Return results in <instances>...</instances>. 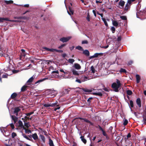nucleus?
<instances>
[{
  "mask_svg": "<svg viewBox=\"0 0 146 146\" xmlns=\"http://www.w3.org/2000/svg\"><path fill=\"white\" fill-rule=\"evenodd\" d=\"M21 110L20 109L19 107H16L14 109V111L13 112L14 114L15 115L17 116H18V113Z\"/></svg>",
  "mask_w": 146,
  "mask_h": 146,
  "instance_id": "20e7f679",
  "label": "nucleus"
},
{
  "mask_svg": "<svg viewBox=\"0 0 146 146\" xmlns=\"http://www.w3.org/2000/svg\"><path fill=\"white\" fill-rule=\"evenodd\" d=\"M102 134L106 136H107V134L106 132L104 130L103 131H102Z\"/></svg>",
  "mask_w": 146,
  "mask_h": 146,
  "instance_id": "69168bd1",
  "label": "nucleus"
},
{
  "mask_svg": "<svg viewBox=\"0 0 146 146\" xmlns=\"http://www.w3.org/2000/svg\"><path fill=\"white\" fill-rule=\"evenodd\" d=\"M80 138L81 139V140L85 144L86 142V139H85L84 137L82 136H81L80 137Z\"/></svg>",
  "mask_w": 146,
  "mask_h": 146,
  "instance_id": "f704fd0d",
  "label": "nucleus"
},
{
  "mask_svg": "<svg viewBox=\"0 0 146 146\" xmlns=\"http://www.w3.org/2000/svg\"><path fill=\"white\" fill-rule=\"evenodd\" d=\"M4 21H6L11 22V20L8 19L7 18H1L0 17V23Z\"/></svg>",
  "mask_w": 146,
  "mask_h": 146,
  "instance_id": "423d86ee",
  "label": "nucleus"
},
{
  "mask_svg": "<svg viewBox=\"0 0 146 146\" xmlns=\"http://www.w3.org/2000/svg\"><path fill=\"white\" fill-rule=\"evenodd\" d=\"M18 126L21 127L23 128V127H24L23 125L22 121L21 120H19L18 122Z\"/></svg>",
  "mask_w": 146,
  "mask_h": 146,
  "instance_id": "2eb2a0df",
  "label": "nucleus"
},
{
  "mask_svg": "<svg viewBox=\"0 0 146 146\" xmlns=\"http://www.w3.org/2000/svg\"><path fill=\"white\" fill-rule=\"evenodd\" d=\"M43 106L46 108H48L50 107V104L49 103L44 104H43Z\"/></svg>",
  "mask_w": 146,
  "mask_h": 146,
  "instance_id": "bb28decb",
  "label": "nucleus"
},
{
  "mask_svg": "<svg viewBox=\"0 0 146 146\" xmlns=\"http://www.w3.org/2000/svg\"><path fill=\"white\" fill-rule=\"evenodd\" d=\"M48 79V78H44V79H42L39 80H38L37 82H36L35 83V84H36L37 83H39L40 82H42V81H43L46 80H47Z\"/></svg>",
  "mask_w": 146,
  "mask_h": 146,
  "instance_id": "6ab92c4d",
  "label": "nucleus"
},
{
  "mask_svg": "<svg viewBox=\"0 0 146 146\" xmlns=\"http://www.w3.org/2000/svg\"><path fill=\"white\" fill-rule=\"evenodd\" d=\"M102 20L103 21H104V24L106 26L108 27V25L107 21H106V20L105 18H102Z\"/></svg>",
  "mask_w": 146,
  "mask_h": 146,
  "instance_id": "e433bc0d",
  "label": "nucleus"
},
{
  "mask_svg": "<svg viewBox=\"0 0 146 146\" xmlns=\"http://www.w3.org/2000/svg\"><path fill=\"white\" fill-rule=\"evenodd\" d=\"M33 113H34V112H29V113H26V115L27 116H30V115L32 114Z\"/></svg>",
  "mask_w": 146,
  "mask_h": 146,
  "instance_id": "603ef678",
  "label": "nucleus"
},
{
  "mask_svg": "<svg viewBox=\"0 0 146 146\" xmlns=\"http://www.w3.org/2000/svg\"><path fill=\"white\" fill-rule=\"evenodd\" d=\"M52 93H54V94H52L51 96L53 97H54L55 96H56L57 94L56 92L54 90H52Z\"/></svg>",
  "mask_w": 146,
  "mask_h": 146,
  "instance_id": "37998d69",
  "label": "nucleus"
},
{
  "mask_svg": "<svg viewBox=\"0 0 146 146\" xmlns=\"http://www.w3.org/2000/svg\"><path fill=\"white\" fill-rule=\"evenodd\" d=\"M8 75L7 74H3L2 76V77L3 78H7Z\"/></svg>",
  "mask_w": 146,
  "mask_h": 146,
  "instance_id": "680f3d73",
  "label": "nucleus"
},
{
  "mask_svg": "<svg viewBox=\"0 0 146 146\" xmlns=\"http://www.w3.org/2000/svg\"><path fill=\"white\" fill-rule=\"evenodd\" d=\"M71 71L72 72V74L74 76H79L80 74L79 72L76 71V69L74 68H71Z\"/></svg>",
  "mask_w": 146,
  "mask_h": 146,
  "instance_id": "f03ea898",
  "label": "nucleus"
},
{
  "mask_svg": "<svg viewBox=\"0 0 146 146\" xmlns=\"http://www.w3.org/2000/svg\"><path fill=\"white\" fill-rule=\"evenodd\" d=\"M125 3V2L124 1L121 0L119 2V5L123 7L124 6Z\"/></svg>",
  "mask_w": 146,
  "mask_h": 146,
  "instance_id": "5701e85b",
  "label": "nucleus"
},
{
  "mask_svg": "<svg viewBox=\"0 0 146 146\" xmlns=\"http://www.w3.org/2000/svg\"><path fill=\"white\" fill-rule=\"evenodd\" d=\"M43 48L46 50L48 51H50L51 52H54L55 51L56 49L53 48H49L46 47H44Z\"/></svg>",
  "mask_w": 146,
  "mask_h": 146,
  "instance_id": "0eeeda50",
  "label": "nucleus"
},
{
  "mask_svg": "<svg viewBox=\"0 0 146 146\" xmlns=\"http://www.w3.org/2000/svg\"><path fill=\"white\" fill-rule=\"evenodd\" d=\"M117 83L114 82L111 85L112 87L114 89L115 92L119 91L118 89L120 86L121 84L120 82L118 80H117Z\"/></svg>",
  "mask_w": 146,
  "mask_h": 146,
  "instance_id": "f257e3e1",
  "label": "nucleus"
},
{
  "mask_svg": "<svg viewBox=\"0 0 146 146\" xmlns=\"http://www.w3.org/2000/svg\"><path fill=\"white\" fill-rule=\"evenodd\" d=\"M136 82L137 83H138L139 82L140 78L139 75L137 74L136 75Z\"/></svg>",
  "mask_w": 146,
  "mask_h": 146,
  "instance_id": "4468645a",
  "label": "nucleus"
},
{
  "mask_svg": "<svg viewBox=\"0 0 146 146\" xmlns=\"http://www.w3.org/2000/svg\"><path fill=\"white\" fill-rule=\"evenodd\" d=\"M10 126L12 128V129H14V126L13 123H11L10 124Z\"/></svg>",
  "mask_w": 146,
  "mask_h": 146,
  "instance_id": "338daca9",
  "label": "nucleus"
},
{
  "mask_svg": "<svg viewBox=\"0 0 146 146\" xmlns=\"http://www.w3.org/2000/svg\"><path fill=\"white\" fill-rule=\"evenodd\" d=\"M23 129L25 130V132L26 133L29 134V133H31V132L30 130L26 129L25 127H23Z\"/></svg>",
  "mask_w": 146,
  "mask_h": 146,
  "instance_id": "412c9836",
  "label": "nucleus"
},
{
  "mask_svg": "<svg viewBox=\"0 0 146 146\" xmlns=\"http://www.w3.org/2000/svg\"><path fill=\"white\" fill-rule=\"evenodd\" d=\"M21 56H22L25 57L26 56L25 52H21Z\"/></svg>",
  "mask_w": 146,
  "mask_h": 146,
  "instance_id": "052dcab7",
  "label": "nucleus"
},
{
  "mask_svg": "<svg viewBox=\"0 0 146 146\" xmlns=\"http://www.w3.org/2000/svg\"><path fill=\"white\" fill-rule=\"evenodd\" d=\"M17 96V93H14L11 96V98L13 99L15 98Z\"/></svg>",
  "mask_w": 146,
  "mask_h": 146,
  "instance_id": "c756f323",
  "label": "nucleus"
},
{
  "mask_svg": "<svg viewBox=\"0 0 146 146\" xmlns=\"http://www.w3.org/2000/svg\"><path fill=\"white\" fill-rule=\"evenodd\" d=\"M35 78V76H32L31 78H30L27 81V83H31V82L34 78Z\"/></svg>",
  "mask_w": 146,
  "mask_h": 146,
  "instance_id": "f3484780",
  "label": "nucleus"
},
{
  "mask_svg": "<svg viewBox=\"0 0 146 146\" xmlns=\"http://www.w3.org/2000/svg\"><path fill=\"white\" fill-rule=\"evenodd\" d=\"M76 82L79 83H81L82 82V80H80L78 79H76Z\"/></svg>",
  "mask_w": 146,
  "mask_h": 146,
  "instance_id": "6e6d98bb",
  "label": "nucleus"
},
{
  "mask_svg": "<svg viewBox=\"0 0 146 146\" xmlns=\"http://www.w3.org/2000/svg\"><path fill=\"white\" fill-rule=\"evenodd\" d=\"M92 12L93 13L95 17H96V11L95 10H93Z\"/></svg>",
  "mask_w": 146,
  "mask_h": 146,
  "instance_id": "0e129e2a",
  "label": "nucleus"
},
{
  "mask_svg": "<svg viewBox=\"0 0 146 146\" xmlns=\"http://www.w3.org/2000/svg\"><path fill=\"white\" fill-rule=\"evenodd\" d=\"M120 18L123 20H127V18L125 16H122L120 17Z\"/></svg>",
  "mask_w": 146,
  "mask_h": 146,
  "instance_id": "ea45409f",
  "label": "nucleus"
},
{
  "mask_svg": "<svg viewBox=\"0 0 146 146\" xmlns=\"http://www.w3.org/2000/svg\"><path fill=\"white\" fill-rule=\"evenodd\" d=\"M40 137L41 139L44 142H45V137L44 136L42 135H40Z\"/></svg>",
  "mask_w": 146,
  "mask_h": 146,
  "instance_id": "58836bf2",
  "label": "nucleus"
},
{
  "mask_svg": "<svg viewBox=\"0 0 146 146\" xmlns=\"http://www.w3.org/2000/svg\"><path fill=\"white\" fill-rule=\"evenodd\" d=\"M75 61L74 59L72 58L69 59L68 60V62L70 64H72Z\"/></svg>",
  "mask_w": 146,
  "mask_h": 146,
  "instance_id": "7c9ffc66",
  "label": "nucleus"
},
{
  "mask_svg": "<svg viewBox=\"0 0 146 146\" xmlns=\"http://www.w3.org/2000/svg\"><path fill=\"white\" fill-rule=\"evenodd\" d=\"M57 107V108H55L54 109V111H56L57 110H58L60 109V107L59 106V105L58 104V106H56Z\"/></svg>",
  "mask_w": 146,
  "mask_h": 146,
  "instance_id": "4d7b16f0",
  "label": "nucleus"
},
{
  "mask_svg": "<svg viewBox=\"0 0 146 146\" xmlns=\"http://www.w3.org/2000/svg\"><path fill=\"white\" fill-rule=\"evenodd\" d=\"M22 135L23 136V137L26 139H27L28 140H31L30 139L29 137L28 136L26 135L25 134L22 133Z\"/></svg>",
  "mask_w": 146,
  "mask_h": 146,
  "instance_id": "cd10ccee",
  "label": "nucleus"
},
{
  "mask_svg": "<svg viewBox=\"0 0 146 146\" xmlns=\"http://www.w3.org/2000/svg\"><path fill=\"white\" fill-rule=\"evenodd\" d=\"M55 51L56 52H60V53L62 52H63V50H57V49H56Z\"/></svg>",
  "mask_w": 146,
  "mask_h": 146,
  "instance_id": "13d9d810",
  "label": "nucleus"
},
{
  "mask_svg": "<svg viewBox=\"0 0 146 146\" xmlns=\"http://www.w3.org/2000/svg\"><path fill=\"white\" fill-rule=\"evenodd\" d=\"M32 136L34 140H36L38 139V136L36 133L33 134Z\"/></svg>",
  "mask_w": 146,
  "mask_h": 146,
  "instance_id": "a211bd4d",
  "label": "nucleus"
},
{
  "mask_svg": "<svg viewBox=\"0 0 146 146\" xmlns=\"http://www.w3.org/2000/svg\"><path fill=\"white\" fill-rule=\"evenodd\" d=\"M83 78L82 79V82H84L88 80H89L90 78H89V77L86 76H84Z\"/></svg>",
  "mask_w": 146,
  "mask_h": 146,
  "instance_id": "b1692460",
  "label": "nucleus"
},
{
  "mask_svg": "<svg viewBox=\"0 0 146 146\" xmlns=\"http://www.w3.org/2000/svg\"><path fill=\"white\" fill-rule=\"evenodd\" d=\"M79 119L81 120H83V121L84 122H85L86 123H89L91 125L92 124V123L90 121H89V120H88V119H87L83 118H81V117L79 118Z\"/></svg>",
  "mask_w": 146,
  "mask_h": 146,
  "instance_id": "f8f14e48",
  "label": "nucleus"
},
{
  "mask_svg": "<svg viewBox=\"0 0 146 146\" xmlns=\"http://www.w3.org/2000/svg\"><path fill=\"white\" fill-rule=\"evenodd\" d=\"M83 53L87 56H88L90 55L89 51L87 50L83 51Z\"/></svg>",
  "mask_w": 146,
  "mask_h": 146,
  "instance_id": "ddd939ff",
  "label": "nucleus"
},
{
  "mask_svg": "<svg viewBox=\"0 0 146 146\" xmlns=\"http://www.w3.org/2000/svg\"><path fill=\"white\" fill-rule=\"evenodd\" d=\"M25 126L27 128H28L30 126V125L29 123H25Z\"/></svg>",
  "mask_w": 146,
  "mask_h": 146,
  "instance_id": "79ce46f5",
  "label": "nucleus"
},
{
  "mask_svg": "<svg viewBox=\"0 0 146 146\" xmlns=\"http://www.w3.org/2000/svg\"><path fill=\"white\" fill-rule=\"evenodd\" d=\"M0 54L1 56L5 57L6 59H9L10 58L9 56V55L7 54H5V53H3V54H1H1Z\"/></svg>",
  "mask_w": 146,
  "mask_h": 146,
  "instance_id": "9b49d317",
  "label": "nucleus"
},
{
  "mask_svg": "<svg viewBox=\"0 0 146 146\" xmlns=\"http://www.w3.org/2000/svg\"><path fill=\"white\" fill-rule=\"evenodd\" d=\"M137 104L138 105L139 107L141 106V100L139 98H138L136 101Z\"/></svg>",
  "mask_w": 146,
  "mask_h": 146,
  "instance_id": "1a4fd4ad",
  "label": "nucleus"
},
{
  "mask_svg": "<svg viewBox=\"0 0 146 146\" xmlns=\"http://www.w3.org/2000/svg\"><path fill=\"white\" fill-rule=\"evenodd\" d=\"M17 135L14 132H13L12 133V138H14Z\"/></svg>",
  "mask_w": 146,
  "mask_h": 146,
  "instance_id": "5fc2aeb1",
  "label": "nucleus"
},
{
  "mask_svg": "<svg viewBox=\"0 0 146 146\" xmlns=\"http://www.w3.org/2000/svg\"><path fill=\"white\" fill-rule=\"evenodd\" d=\"M131 3V2L130 0H128L127 3L126 4H127L128 5L130 6Z\"/></svg>",
  "mask_w": 146,
  "mask_h": 146,
  "instance_id": "bf43d9fd",
  "label": "nucleus"
},
{
  "mask_svg": "<svg viewBox=\"0 0 146 146\" xmlns=\"http://www.w3.org/2000/svg\"><path fill=\"white\" fill-rule=\"evenodd\" d=\"M128 123V120L127 119H125L124 121V122H123V124L124 125H127V124Z\"/></svg>",
  "mask_w": 146,
  "mask_h": 146,
  "instance_id": "a18cd8bd",
  "label": "nucleus"
},
{
  "mask_svg": "<svg viewBox=\"0 0 146 146\" xmlns=\"http://www.w3.org/2000/svg\"><path fill=\"white\" fill-rule=\"evenodd\" d=\"M5 2L7 4H12L13 3V1L12 0H10L9 1H5Z\"/></svg>",
  "mask_w": 146,
  "mask_h": 146,
  "instance_id": "2f4dec72",
  "label": "nucleus"
},
{
  "mask_svg": "<svg viewBox=\"0 0 146 146\" xmlns=\"http://www.w3.org/2000/svg\"><path fill=\"white\" fill-rule=\"evenodd\" d=\"M65 44H62L60 46H59L58 47V48L59 49H61L64 46H65Z\"/></svg>",
  "mask_w": 146,
  "mask_h": 146,
  "instance_id": "864d4df0",
  "label": "nucleus"
},
{
  "mask_svg": "<svg viewBox=\"0 0 146 146\" xmlns=\"http://www.w3.org/2000/svg\"><path fill=\"white\" fill-rule=\"evenodd\" d=\"M143 121L144 123H146V117L143 118Z\"/></svg>",
  "mask_w": 146,
  "mask_h": 146,
  "instance_id": "774afa93",
  "label": "nucleus"
},
{
  "mask_svg": "<svg viewBox=\"0 0 146 146\" xmlns=\"http://www.w3.org/2000/svg\"><path fill=\"white\" fill-rule=\"evenodd\" d=\"M120 72H124L125 73L126 72V70L125 69L123 68H121L120 70Z\"/></svg>",
  "mask_w": 146,
  "mask_h": 146,
  "instance_id": "49530a36",
  "label": "nucleus"
},
{
  "mask_svg": "<svg viewBox=\"0 0 146 146\" xmlns=\"http://www.w3.org/2000/svg\"><path fill=\"white\" fill-rule=\"evenodd\" d=\"M90 16L89 15V13H88L87 16L86 18V19L87 20V21L88 22L90 21Z\"/></svg>",
  "mask_w": 146,
  "mask_h": 146,
  "instance_id": "a19ab883",
  "label": "nucleus"
},
{
  "mask_svg": "<svg viewBox=\"0 0 146 146\" xmlns=\"http://www.w3.org/2000/svg\"><path fill=\"white\" fill-rule=\"evenodd\" d=\"M12 119L13 120L14 123H15L18 120V117L15 115H12L11 116Z\"/></svg>",
  "mask_w": 146,
  "mask_h": 146,
  "instance_id": "6e6552de",
  "label": "nucleus"
},
{
  "mask_svg": "<svg viewBox=\"0 0 146 146\" xmlns=\"http://www.w3.org/2000/svg\"><path fill=\"white\" fill-rule=\"evenodd\" d=\"M130 5H128L127 4H126L125 8V11H127L130 8Z\"/></svg>",
  "mask_w": 146,
  "mask_h": 146,
  "instance_id": "393cba45",
  "label": "nucleus"
},
{
  "mask_svg": "<svg viewBox=\"0 0 146 146\" xmlns=\"http://www.w3.org/2000/svg\"><path fill=\"white\" fill-rule=\"evenodd\" d=\"M69 12L68 11V14L70 15H73L74 13V11L73 10H72L70 8H69Z\"/></svg>",
  "mask_w": 146,
  "mask_h": 146,
  "instance_id": "a878e982",
  "label": "nucleus"
},
{
  "mask_svg": "<svg viewBox=\"0 0 146 146\" xmlns=\"http://www.w3.org/2000/svg\"><path fill=\"white\" fill-rule=\"evenodd\" d=\"M111 29L113 33H115V29L114 27H111Z\"/></svg>",
  "mask_w": 146,
  "mask_h": 146,
  "instance_id": "de8ad7c7",
  "label": "nucleus"
},
{
  "mask_svg": "<svg viewBox=\"0 0 146 146\" xmlns=\"http://www.w3.org/2000/svg\"><path fill=\"white\" fill-rule=\"evenodd\" d=\"M0 130H1V132L3 134L4 133V132H5V130L3 128V127H1L0 128Z\"/></svg>",
  "mask_w": 146,
  "mask_h": 146,
  "instance_id": "8fccbe9b",
  "label": "nucleus"
},
{
  "mask_svg": "<svg viewBox=\"0 0 146 146\" xmlns=\"http://www.w3.org/2000/svg\"><path fill=\"white\" fill-rule=\"evenodd\" d=\"M50 104V107H55L56 106H58V102H56L55 103Z\"/></svg>",
  "mask_w": 146,
  "mask_h": 146,
  "instance_id": "dca6fc26",
  "label": "nucleus"
},
{
  "mask_svg": "<svg viewBox=\"0 0 146 146\" xmlns=\"http://www.w3.org/2000/svg\"><path fill=\"white\" fill-rule=\"evenodd\" d=\"M130 107H131L132 108L133 107V102L132 101L130 100Z\"/></svg>",
  "mask_w": 146,
  "mask_h": 146,
  "instance_id": "09e8293b",
  "label": "nucleus"
},
{
  "mask_svg": "<svg viewBox=\"0 0 146 146\" xmlns=\"http://www.w3.org/2000/svg\"><path fill=\"white\" fill-rule=\"evenodd\" d=\"M49 145L50 146H54L53 142L50 139H49Z\"/></svg>",
  "mask_w": 146,
  "mask_h": 146,
  "instance_id": "72a5a7b5",
  "label": "nucleus"
},
{
  "mask_svg": "<svg viewBox=\"0 0 146 146\" xmlns=\"http://www.w3.org/2000/svg\"><path fill=\"white\" fill-rule=\"evenodd\" d=\"M76 48L80 50L83 51V49L82 47L80 46H78L76 47Z\"/></svg>",
  "mask_w": 146,
  "mask_h": 146,
  "instance_id": "c9c22d12",
  "label": "nucleus"
},
{
  "mask_svg": "<svg viewBox=\"0 0 146 146\" xmlns=\"http://www.w3.org/2000/svg\"><path fill=\"white\" fill-rule=\"evenodd\" d=\"M82 43L83 44H87L88 43V42L87 40H83L82 42Z\"/></svg>",
  "mask_w": 146,
  "mask_h": 146,
  "instance_id": "3c124183",
  "label": "nucleus"
},
{
  "mask_svg": "<svg viewBox=\"0 0 146 146\" xmlns=\"http://www.w3.org/2000/svg\"><path fill=\"white\" fill-rule=\"evenodd\" d=\"M132 93V92L129 90L127 91V94L128 95H131Z\"/></svg>",
  "mask_w": 146,
  "mask_h": 146,
  "instance_id": "c03bdc74",
  "label": "nucleus"
},
{
  "mask_svg": "<svg viewBox=\"0 0 146 146\" xmlns=\"http://www.w3.org/2000/svg\"><path fill=\"white\" fill-rule=\"evenodd\" d=\"M82 89L83 91L86 92H90L92 91V89H88L87 88H83Z\"/></svg>",
  "mask_w": 146,
  "mask_h": 146,
  "instance_id": "9d476101",
  "label": "nucleus"
},
{
  "mask_svg": "<svg viewBox=\"0 0 146 146\" xmlns=\"http://www.w3.org/2000/svg\"><path fill=\"white\" fill-rule=\"evenodd\" d=\"M90 70L91 71V73L92 74H94L95 72V69L94 68V66H92L90 67Z\"/></svg>",
  "mask_w": 146,
  "mask_h": 146,
  "instance_id": "c85d7f7f",
  "label": "nucleus"
},
{
  "mask_svg": "<svg viewBox=\"0 0 146 146\" xmlns=\"http://www.w3.org/2000/svg\"><path fill=\"white\" fill-rule=\"evenodd\" d=\"M93 95L98 96H102V94L101 92H96L92 93Z\"/></svg>",
  "mask_w": 146,
  "mask_h": 146,
  "instance_id": "aec40b11",
  "label": "nucleus"
},
{
  "mask_svg": "<svg viewBox=\"0 0 146 146\" xmlns=\"http://www.w3.org/2000/svg\"><path fill=\"white\" fill-rule=\"evenodd\" d=\"M27 86H26L24 85L21 88V91L22 92H24L25 91L26 89Z\"/></svg>",
  "mask_w": 146,
  "mask_h": 146,
  "instance_id": "4c0bfd02",
  "label": "nucleus"
},
{
  "mask_svg": "<svg viewBox=\"0 0 146 146\" xmlns=\"http://www.w3.org/2000/svg\"><path fill=\"white\" fill-rule=\"evenodd\" d=\"M71 37H63L60 39V40L63 42H66L70 39Z\"/></svg>",
  "mask_w": 146,
  "mask_h": 146,
  "instance_id": "7ed1b4c3",
  "label": "nucleus"
},
{
  "mask_svg": "<svg viewBox=\"0 0 146 146\" xmlns=\"http://www.w3.org/2000/svg\"><path fill=\"white\" fill-rule=\"evenodd\" d=\"M112 23L113 25L115 27H117L119 25L118 22L116 21H113Z\"/></svg>",
  "mask_w": 146,
  "mask_h": 146,
  "instance_id": "4be33fe9",
  "label": "nucleus"
},
{
  "mask_svg": "<svg viewBox=\"0 0 146 146\" xmlns=\"http://www.w3.org/2000/svg\"><path fill=\"white\" fill-rule=\"evenodd\" d=\"M108 46H109V45H107V46H101V48L106 49V48H108Z\"/></svg>",
  "mask_w": 146,
  "mask_h": 146,
  "instance_id": "e2e57ef3",
  "label": "nucleus"
},
{
  "mask_svg": "<svg viewBox=\"0 0 146 146\" xmlns=\"http://www.w3.org/2000/svg\"><path fill=\"white\" fill-rule=\"evenodd\" d=\"M102 54H103V53H96L94 54V56L95 58L97 57H98L99 55H102Z\"/></svg>",
  "mask_w": 146,
  "mask_h": 146,
  "instance_id": "473e14b6",
  "label": "nucleus"
},
{
  "mask_svg": "<svg viewBox=\"0 0 146 146\" xmlns=\"http://www.w3.org/2000/svg\"><path fill=\"white\" fill-rule=\"evenodd\" d=\"M73 67L75 68L77 70H80L81 68V66L80 65L77 63H74Z\"/></svg>",
  "mask_w": 146,
  "mask_h": 146,
  "instance_id": "39448f33",
  "label": "nucleus"
}]
</instances>
